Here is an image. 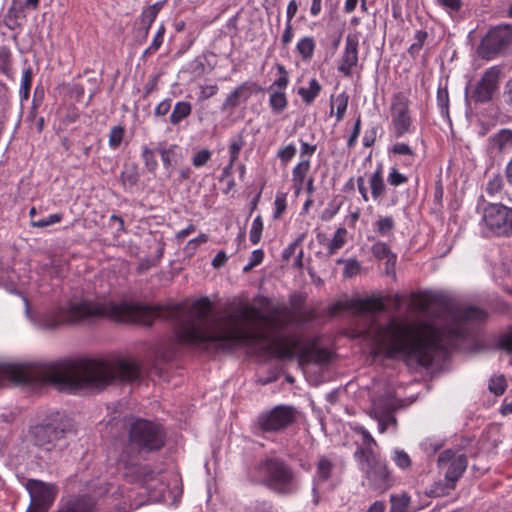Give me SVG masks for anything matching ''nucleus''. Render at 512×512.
Returning <instances> with one entry per match:
<instances>
[{
  "label": "nucleus",
  "instance_id": "21",
  "mask_svg": "<svg viewBox=\"0 0 512 512\" xmlns=\"http://www.w3.org/2000/svg\"><path fill=\"white\" fill-rule=\"evenodd\" d=\"M351 307L359 313H375L385 310L382 299L374 297L355 300Z\"/></svg>",
  "mask_w": 512,
  "mask_h": 512
},
{
  "label": "nucleus",
  "instance_id": "6",
  "mask_svg": "<svg viewBox=\"0 0 512 512\" xmlns=\"http://www.w3.org/2000/svg\"><path fill=\"white\" fill-rule=\"evenodd\" d=\"M360 470L375 488H386L390 483V471L385 464L370 448L359 447L354 453Z\"/></svg>",
  "mask_w": 512,
  "mask_h": 512
},
{
  "label": "nucleus",
  "instance_id": "46",
  "mask_svg": "<svg viewBox=\"0 0 512 512\" xmlns=\"http://www.w3.org/2000/svg\"><path fill=\"white\" fill-rule=\"evenodd\" d=\"M212 157L209 149H201L192 157V165L196 168L205 166Z\"/></svg>",
  "mask_w": 512,
  "mask_h": 512
},
{
  "label": "nucleus",
  "instance_id": "29",
  "mask_svg": "<svg viewBox=\"0 0 512 512\" xmlns=\"http://www.w3.org/2000/svg\"><path fill=\"white\" fill-rule=\"evenodd\" d=\"M331 101H332V104H331V109H330V115L334 114V107H336V112H335L336 121L340 122L343 120V118L345 116V113H346V110L348 107L349 96L346 92H342V93L338 94L335 98H332Z\"/></svg>",
  "mask_w": 512,
  "mask_h": 512
},
{
  "label": "nucleus",
  "instance_id": "56",
  "mask_svg": "<svg viewBox=\"0 0 512 512\" xmlns=\"http://www.w3.org/2000/svg\"><path fill=\"white\" fill-rule=\"evenodd\" d=\"M305 234H300L288 247H286L282 252V257L284 260H289L290 257L295 253L296 248L304 241Z\"/></svg>",
  "mask_w": 512,
  "mask_h": 512
},
{
  "label": "nucleus",
  "instance_id": "64",
  "mask_svg": "<svg viewBox=\"0 0 512 512\" xmlns=\"http://www.w3.org/2000/svg\"><path fill=\"white\" fill-rule=\"evenodd\" d=\"M316 151V145H311L307 142L301 141L300 157L302 159H309Z\"/></svg>",
  "mask_w": 512,
  "mask_h": 512
},
{
  "label": "nucleus",
  "instance_id": "38",
  "mask_svg": "<svg viewBox=\"0 0 512 512\" xmlns=\"http://www.w3.org/2000/svg\"><path fill=\"white\" fill-rule=\"evenodd\" d=\"M142 159L144 161V165L146 169L153 173L156 171L158 167V161L156 159L155 153L152 149L148 148L147 146L142 147Z\"/></svg>",
  "mask_w": 512,
  "mask_h": 512
},
{
  "label": "nucleus",
  "instance_id": "35",
  "mask_svg": "<svg viewBox=\"0 0 512 512\" xmlns=\"http://www.w3.org/2000/svg\"><path fill=\"white\" fill-rule=\"evenodd\" d=\"M347 230L344 227H339L328 246V253L333 255L346 243Z\"/></svg>",
  "mask_w": 512,
  "mask_h": 512
},
{
  "label": "nucleus",
  "instance_id": "10",
  "mask_svg": "<svg viewBox=\"0 0 512 512\" xmlns=\"http://www.w3.org/2000/svg\"><path fill=\"white\" fill-rule=\"evenodd\" d=\"M483 221L486 226L498 235L512 233V209L501 204H490L485 207Z\"/></svg>",
  "mask_w": 512,
  "mask_h": 512
},
{
  "label": "nucleus",
  "instance_id": "63",
  "mask_svg": "<svg viewBox=\"0 0 512 512\" xmlns=\"http://www.w3.org/2000/svg\"><path fill=\"white\" fill-rule=\"evenodd\" d=\"M293 26L292 23H289V21H286L285 23V29L281 37V43L284 47H286L293 38Z\"/></svg>",
  "mask_w": 512,
  "mask_h": 512
},
{
  "label": "nucleus",
  "instance_id": "37",
  "mask_svg": "<svg viewBox=\"0 0 512 512\" xmlns=\"http://www.w3.org/2000/svg\"><path fill=\"white\" fill-rule=\"evenodd\" d=\"M244 146V139L241 135L233 138L229 144L230 167H233L238 160L239 153Z\"/></svg>",
  "mask_w": 512,
  "mask_h": 512
},
{
  "label": "nucleus",
  "instance_id": "41",
  "mask_svg": "<svg viewBox=\"0 0 512 512\" xmlns=\"http://www.w3.org/2000/svg\"><path fill=\"white\" fill-rule=\"evenodd\" d=\"M124 133V128L119 125L110 129L108 143L112 149H116L120 146L124 137Z\"/></svg>",
  "mask_w": 512,
  "mask_h": 512
},
{
  "label": "nucleus",
  "instance_id": "33",
  "mask_svg": "<svg viewBox=\"0 0 512 512\" xmlns=\"http://www.w3.org/2000/svg\"><path fill=\"white\" fill-rule=\"evenodd\" d=\"M122 184L125 188L134 187L139 181V172L137 165L126 166L120 175Z\"/></svg>",
  "mask_w": 512,
  "mask_h": 512
},
{
  "label": "nucleus",
  "instance_id": "42",
  "mask_svg": "<svg viewBox=\"0 0 512 512\" xmlns=\"http://www.w3.org/2000/svg\"><path fill=\"white\" fill-rule=\"evenodd\" d=\"M437 105L442 115L449 111V93L446 87H439L437 90Z\"/></svg>",
  "mask_w": 512,
  "mask_h": 512
},
{
  "label": "nucleus",
  "instance_id": "54",
  "mask_svg": "<svg viewBox=\"0 0 512 512\" xmlns=\"http://www.w3.org/2000/svg\"><path fill=\"white\" fill-rule=\"evenodd\" d=\"M264 258V252L261 249L254 250L249 258L248 263L244 266L243 270L245 272L251 270L255 266L259 265Z\"/></svg>",
  "mask_w": 512,
  "mask_h": 512
},
{
  "label": "nucleus",
  "instance_id": "39",
  "mask_svg": "<svg viewBox=\"0 0 512 512\" xmlns=\"http://www.w3.org/2000/svg\"><path fill=\"white\" fill-rule=\"evenodd\" d=\"M263 232V221L262 217L258 215L252 222L250 229V241L252 244L256 245L260 242L261 236Z\"/></svg>",
  "mask_w": 512,
  "mask_h": 512
},
{
  "label": "nucleus",
  "instance_id": "31",
  "mask_svg": "<svg viewBox=\"0 0 512 512\" xmlns=\"http://www.w3.org/2000/svg\"><path fill=\"white\" fill-rule=\"evenodd\" d=\"M192 111V106L189 102L179 101L175 104L173 111L170 115V123L172 125L179 124L182 120L187 118Z\"/></svg>",
  "mask_w": 512,
  "mask_h": 512
},
{
  "label": "nucleus",
  "instance_id": "47",
  "mask_svg": "<svg viewBox=\"0 0 512 512\" xmlns=\"http://www.w3.org/2000/svg\"><path fill=\"white\" fill-rule=\"evenodd\" d=\"M164 33H165V27L163 25H161L158 28L157 33L155 34L150 46L144 51V55L152 54L160 48V46L163 42Z\"/></svg>",
  "mask_w": 512,
  "mask_h": 512
},
{
  "label": "nucleus",
  "instance_id": "12",
  "mask_svg": "<svg viewBox=\"0 0 512 512\" xmlns=\"http://www.w3.org/2000/svg\"><path fill=\"white\" fill-rule=\"evenodd\" d=\"M501 70L497 66L488 68L477 82L471 99L478 103L488 102L497 91Z\"/></svg>",
  "mask_w": 512,
  "mask_h": 512
},
{
  "label": "nucleus",
  "instance_id": "49",
  "mask_svg": "<svg viewBox=\"0 0 512 512\" xmlns=\"http://www.w3.org/2000/svg\"><path fill=\"white\" fill-rule=\"evenodd\" d=\"M62 218H63V216L60 213L51 214L45 219L32 220L31 226L38 227V228H45L47 226L59 223L62 220Z\"/></svg>",
  "mask_w": 512,
  "mask_h": 512
},
{
  "label": "nucleus",
  "instance_id": "43",
  "mask_svg": "<svg viewBox=\"0 0 512 512\" xmlns=\"http://www.w3.org/2000/svg\"><path fill=\"white\" fill-rule=\"evenodd\" d=\"M32 85V69L30 67L26 68L23 71L22 77H21V86H20V93L23 96V98L27 99L30 93Z\"/></svg>",
  "mask_w": 512,
  "mask_h": 512
},
{
  "label": "nucleus",
  "instance_id": "45",
  "mask_svg": "<svg viewBox=\"0 0 512 512\" xmlns=\"http://www.w3.org/2000/svg\"><path fill=\"white\" fill-rule=\"evenodd\" d=\"M278 71L280 73V77L277 80H275L273 84L269 86L268 89L280 90L285 92V89L289 83L288 73L282 65L278 66Z\"/></svg>",
  "mask_w": 512,
  "mask_h": 512
},
{
  "label": "nucleus",
  "instance_id": "26",
  "mask_svg": "<svg viewBox=\"0 0 512 512\" xmlns=\"http://www.w3.org/2000/svg\"><path fill=\"white\" fill-rule=\"evenodd\" d=\"M369 184L373 199L377 200L384 195L386 187L383 180L381 165H379L378 168L370 176Z\"/></svg>",
  "mask_w": 512,
  "mask_h": 512
},
{
  "label": "nucleus",
  "instance_id": "5",
  "mask_svg": "<svg viewBox=\"0 0 512 512\" xmlns=\"http://www.w3.org/2000/svg\"><path fill=\"white\" fill-rule=\"evenodd\" d=\"M130 444L139 451H156L164 445V433L161 427L151 421L137 419L129 429Z\"/></svg>",
  "mask_w": 512,
  "mask_h": 512
},
{
  "label": "nucleus",
  "instance_id": "62",
  "mask_svg": "<svg viewBox=\"0 0 512 512\" xmlns=\"http://www.w3.org/2000/svg\"><path fill=\"white\" fill-rule=\"evenodd\" d=\"M218 92V86L217 85H205L201 87L200 96L199 98L201 100H206L214 95H216Z\"/></svg>",
  "mask_w": 512,
  "mask_h": 512
},
{
  "label": "nucleus",
  "instance_id": "58",
  "mask_svg": "<svg viewBox=\"0 0 512 512\" xmlns=\"http://www.w3.org/2000/svg\"><path fill=\"white\" fill-rule=\"evenodd\" d=\"M207 241H208L207 235L200 234L198 237L189 240L185 249H186V251L193 253L196 251V249L198 248V246L200 244L206 243Z\"/></svg>",
  "mask_w": 512,
  "mask_h": 512
},
{
  "label": "nucleus",
  "instance_id": "32",
  "mask_svg": "<svg viewBox=\"0 0 512 512\" xmlns=\"http://www.w3.org/2000/svg\"><path fill=\"white\" fill-rule=\"evenodd\" d=\"M456 484L444 478L443 481L435 482L430 489L426 491L429 497H442L448 495L455 488Z\"/></svg>",
  "mask_w": 512,
  "mask_h": 512
},
{
  "label": "nucleus",
  "instance_id": "61",
  "mask_svg": "<svg viewBox=\"0 0 512 512\" xmlns=\"http://www.w3.org/2000/svg\"><path fill=\"white\" fill-rule=\"evenodd\" d=\"M339 209V204L330 203L322 212L321 219L324 221L331 220L338 213Z\"/></svg>",
  "mask_w": 512,
  "mask_h": 512
},
{
  "label": "nucleus",
  "instance_id": "3",
  "mask_svg": "<svg viewBox=\"0 0 512 512\" xmlns=\"http://www.w3.org/2000/svg\"><path fill=\"white\" fill-rule=\"evenodd\" d=\"M67 430V422L57 413L31 426L28 431V440L42 451H56L65 446Z\"/></svg>",
  "mask_w": 512,
  "mask_h": 512
},
{
  "label": "nucleus",
  "instance_id": "57",
  "mask_svg": "<svg viewBox=\"0 0 512 512\" xmlns=\"http://www.w3.org/2000/svg\"><path fill=\"white\" fill-rule=\"evenodd\" d=\"M249 512H275L273 509V505L269 502L265 501H256L252 503L249 507Z\"/></svg>",
  "mask_w": 512,
  "mask_h": 512
},
{
  "label": "nucleus",
  "instance_id": "1",
  "mask_svg": "<svg viewBox=\"0 0 512 512\" xmlns=\"http://www.w3.org/2000/svg\"><path fill=\"white\" fill-rule=\"evenodd\" d=\"M290 301L292 308L277 305L267 313L252 305L239 304L218 323H213L210 320L212 304L208 297L195 300L188 309L182 303L151 307L97 300V319L109 318L149 326L156 318H164L175 322V333L182 343L212 342L223 350L246 345L279 359H291L299 353L300 362L327 361L328 353L325 350L301 347L300 339L295 335L271 336L259 329V323H265L271 330L280 333L289 325L302 326L312 319V312L302 307V296L292 295Z\"/></svg>",
  "mask_w": 512,
  "mask_h": 512
},
{
  "label": "nucleus",
  "instance_id": "28",
  "mask_svg": "<svg viewBox=\"0 0 512 512\" xmlns=\"http://www.w3.org/2000/svg\"><path fill=\"white\" fill-rule=\"evenodd\" d=\"M315 48L316 42L311 36L301 38L296 45V50L303 61H309L312 59Z\"/></svg>",
  "mask_w": 512,
  "mask_h": 512
},
{
  "label": "nucleus",
  "instance_id": "53",
  "mask_svg": "<svg viewBox=\"0 0 512 512\" xmlns=\"http://www.w3.org/2000/svg\"><path fill=\"white\" fill-rule=\"evenodd\" d=\"M296 152V146L294 144H289L284 148L280 149L277 153V156L279 157L282 163L286 164L296 155Z\"/></svg>",
  "mask_w": 512,
  "mask_h": 512
},
{
  "label": "nucleus",
  "instance_id": "4",
  "mask_svg": "<svg viewBox=\"0 0 512 512\" xmlns=\"http://www.w3.org/2000/svg\"><path fill=\"white\" fill-rule=\"evenodd\" d=\"M257 471L263 484L277 494L290 495L298 489L294 471L279 458L266 459L258 465Z\"/></svg>",
  "mask_w": 512,
  "mask_h": 512
},
{
  "label": "nucleus",
  "instance_id": "18",
  "mask_svg": "<svg viewBox=\"0 0 512 512\" xmlns=\"http://www.w3.org/2000/svg\"><path fill=\"white\" fill-rule=\"evenodd\" d=\"M158 150L163 166L167 170L178 166L183 160L182 149L176 144H172L169 147L160 146Z\"/></svg>",
  "mask_w": 512,
  "mask_h": 512
},
{
  "label": "nucleus",
  "instance_id": "15",
  "mask_svg": "<svg viewBox=\"0 0 512 512\" xmlns=\"http://www.w3.org/2000/svg\"><path fill=\"white\" fill-rule=\"evenodd\" d=\"M359 36L348 34L345 38V46L338 63V71L349 77L358 65Z\"/></svg>",
  "mask_w": 512,
  "mask_h": 512
},
{
  "label": "nucleus",
  "instance_id": "40",
  "mask_svg": "<svg viewBox=\"0 0 512 512\" xmlns=\"http://www.w3.org/2000/svg\"><path fill=\"white\" fill-rule=\"evenodd\" d=\"M389 152L395 155L407 156L408 158H410V162H408V164H411L415 158V152L413 151V149L408 144L402 142L395 143L389 149Z\"/></svg>",
  "mask_w": 512,
  "mask_h": 512
},
{
  "label": "nucleus",
  "instance_id": "9",
  "mask_svg": "<svg viewBox=\"0 0 512 512\" xmlns=\"http://www.w3.org/2000/svg\"><path fill=\"white\" fill-rule=\"evenodd\" d=\"M296 419V411L291 406L278 405L261 413L257 425L264 432H280L290 426Z\"/></svg>",
  "mask_w": 512,
  "mask_h": 512
},
{
  "label": "nucleus",
  "instance_id": "34",
  "mask_svg": "<svg viewBox=\"0 0 512 512\" xmlns=\"http://www.w3.org/2000/svg\"><path fill=\"white\" fill-rule=\"evenodd\" d=\"M410 496L406 493L400 495H391V508L390 512H410Z\"/></svg>",
  "mask_w": 512,
  "mask_h": 512
},
{
  "label": "nucleus",
  "instance_id": "16",
  "mask_svg": "<svg viewBox=\"0 0 512 512\" xmlns=\"http://www.w3.org/2000/svg\"><path fill=\"white\" fill-rule=\"evenodd\" d=\"M256 88L257 85L255 83L243 82L228 94L221 106V110H231L239 106L241 103L246 102Z\"/></svg>",
  "mask_w": 512,
  "mask_h": 512
},
{
  "label": "nucleus",
  "instance_id": "36",
  "mask_svg": "<svg viewBox=\"0 0 512 512\" xmlns=\"http://www.w3.org/2000/svg\"><path fill=\"white\" fill-rule=\"evenodd\" d=\"M392 460L402 470H407L411 467L412 461L410 456L402 449L396 448L391 455Z\"/></svg>",
  "mask_w": 512,
  "mask_h": 512
},
{
  "label": "nucleus",
  "instance_id": "11",
  "mask_svg": "<svg viewBox=\"0 0 512 512\" xmlns=\"http://www.w3.org/2000/svg\"><path fill=\"white\" fill-rule=\"evenodd\" d=\"M467 464L465 454L450 449L441 452L438 456V466L443 472L444 478L455 484L465 472Z\"/></svg>",
  "mask_w": 512,
  "mask_h": 512
},
{
  "label": "nucleus",
  "instance_id": "23",
  "mask_svg": "<svg viewBox=\"0 0 512 512\" xmlns=\"http://www.w3.org/2000/svg\"><path fill=\"white\" fill-rule=\"evenodd\" d=\"M162 7L163 2H157L143 9L140 15V25L144 31L145 36L148 34L150 27L152 26Z\"/></svg>",
  "mask_w": 512,
  "mask_h": 512
},
{
  "label": "nucleus",
  "instance_id": "59",
  "mask_svg": "<svg viewBox=\"0 0 512 512\" xmlns=\"http://www.w3.org/2000/svg\"><path fill=\"white\" fill-rule=\"evenodd\" d=\"M353 430L360 434L363 438V443L366 445V446H370L372 444L376 445V441L375 439L372 437V435L370 434V432L363 426H360V425H357L353 428Z\"/></svg>",
  "mask_w": 512,
  "mask_h": 512
},
{
  "label": "nucleus",
  "instance_id": "50",
  "mask_svg": "<svg viewBox=\"0 0 512 512\" xmlns=\"http://www.w3.org/2000/svg\"><path fill=\"white\" fill-rule=\"evenodd\" d=\"M376 227L378 233H380L381 235H385L394 228V220L390 216L379 217V219L376 222Z\"/></svg>",
  "mask_w": 512,
  "mask_h": 512
},
{
  "label": "nucleus",
  "instance_id": "25",
  "mask_svg": "<svg viewBox=\"0 0 512 512\" xmlns=\"http://www.w3.org/2000/svg\"><path fill=\"white\" fill-rule=\"evenodd\" d=\"M334 469V463L326 456H321L316 465L314 476L315 483H321L329 480Z\"/></svg>",
  "mask_w": 512,
  "mask_h": 512
},
{
  "label": "nucleus",
  "instance_id": "30",
  "mask_svg": "<svg viewBox=\"0 0 512 512\" xmlns=\"http://www.w3.org/2000/svg\"><path fill=\"white\" fill-rule=\"evenodd\" d=\"M320 91H321L320 83L317 81V79L312 78L309 81L308 87H300L298 89V94L300 95L302 100L306 104L309 105V104L313 103V101L316 99V97H318V95L320 94Z\"/></svg>",
  "mask_w": 512,
  "mask_h": 512
},
{
  "label": "nucleus",
  "instance_id": "20",
  "mask_svg": "<svg viewBox=\"0 0 512 512\" xmlns=\"http://www.w3.org/2000/svg\"><path fill=\"white\" fill-rule=\"evenodd\" d=\"M310 170V159H302L292 170V182L296 195H299L304 187L305 178Z\"/></svg>",
  "mask_w": 512,
  "mask_h": 512
},
{
  "label": "nucleus",
  "instance_id": "48",
  "mask_svg": "<svg viewBox=\"0 0 512 512\" xmlns=\"http://www.w3.org/2000/svg\"><path fill=\"white\" fill-rule=\"evenodd\" d=\"M503 188V178L500 175H494L487 183L486 191L490 196L498 194Z\"/></svg>",
  "mask_w": 512,
  "mask_h": 512
},
{
  "label": "nucleus",
  "instance_id": "2",
  "mask_svg": "<svg viewBox=\"0 0 512 512\" xmlns=\"http://www.w3.org/2000/svg\"><path fill=\"white\" fill-rule=\"evenodd\" d=\"M486 313L474 306L456 308L441 327L427 322H407L396 318L370 331L372 353L388 358L404 356L423 367H429L437 358L444 357L455 341L463 338L466 321L482 320Z\"/></svg>",
  "mask_w": 512,
  "mask_h": 512
},
{
  "label": "nucleus",
  "instance_id": "13",
  "mask_svg": "<svg viewBox=\"0 0 512 512\" xmlns=\"http://www.w3.org/2000/svg\"><path fill=\"white\" fill-rule=\"evenodd\" d=\"M512 35L507 26H498L491 29L482 40L480 50L483 56L491 58L511 41Z\"/></svg>",
  "mask_w": 512,
  "mask_h": 512
},
{
  "label": "nucleus",
  "instance_id": "51",
  "mask_svg": "<svg viewBox=\"0 0 512 512\" xmlns=\"http://www.w3.org/2000/svg\"><path fill=\"white\" fill-rule=\"evenodd\" d=\"M340 262L345 263L343 274L346 277L357 275L361 269L360 263L356 259H349L347 261L338 260V263Z\"/></svg>",
  "mask_w": 512,
  "mask_h": 512
},
{
  "label": "nucleus",
  "instance_id": "8",
  "mask_svg": "<svg viewBox=\"0 0 512 512\" xmlns=\"http://www.w3.org/2000/svg\"><path fill=\"white\" fill-rule=\"evenodd\" d=\"M390 116L392 132L396 138H401L411 131L410 100L404 93L399 92L392 96Z\"/></svg>",
  "mask_w": 512,
  "mask_h": 512
},
{
  "label": "nucleus",
  "instance_id": "52",
  "mask_svg": "<svg viewBox=\"0 0 512 512\" xmlns=\"http://www.w3.org/2000/svg\"><path fill=\"white\" fill-rule=\"evenodd\" d=\"M387 181L392 186H399L406 183L408 181V178L405 175L401 174L397 168L392 167L387 177Z\"/></svg>",
  "mask_w": 512,
  "mask_h": 512
},
{
  "label": "nucleus",
  "instance_id": "55",
  "mask_svg": "<svg viewBox=\"0 0 512 512\" xmlns=\"http://www.w3.org/2000/svg\"><path fill=\"white\" fill-rule=\"evenodd\" d=\"M489 389L492 393H494L497 396L502 395L506 389L505 379L502 376L491 379Z\"/></svg>",
  "mask_w": 512,
  "mask_h": 512
},
{
  "label": "nucleus",
  "instance_id": "27",
  "mask_svg": "<svg viewBox=\"0 0 512 512\" xmlns=\"http://www.w3.org/2000/svg\"><path fill=\"white\" fill-rule=\"evenodd\" d=\"M269 92V106L273 113H282L288 105L286 93L280 90L268 89Z\"/></svg>",
  "mask_w": 512,
  "mask_h": 512
},
{
  "label": "nucleus",
  "instance_id": "22",
  "mask_svg": "<svg viewBox=\"0 0 512 512\" xmlns=\"http://www.w3.org/2000/svg\"><path fill=\"white\" fill-rule=\"evenodd\" d=\"M369 415L378 422L379 433L383 434L388 429L397 430V419L391 413L379 412L376 407H373Z\"/></svg>",
  "mask_w": 512,
  "mask_h": 512
},
{
  "label": "nucleus",
  "instance_id": "17",
  "mask_svg": "<svg viewBox=\"0 0 512 512\" xmlns=\"http://www.w3.org/2000/svg\"><path fill=\"white\" fill-rule=\"evenodd\" d=\"M93 500L85 495L71 497L57 512H92Z\"/></svg>",
  "mask_w": 512,
  "mask_h": 512
},
{
  "label": "nucleus",
  "instance_id": "60",
  "mask_svg": "<svg viewBox=\"0 0 512 512\" xmlns=\"http://www.w3.org/2000/svg\"><path fill=\"white\" fill-rule=\"evenodd\" d=\"M360 130H361V117L360 115L357 117L355 123H354V127H353V130H352V133L350 135V137L348 138V141H347V146L349 148H352L356 142H357V139L359 137V134H360Z\"/></svg>",
  "mask_w": 512,
  "mask_h": 512
},
{
  "label": "nucleus",
  "instance_id": "24",
  "mask_svg": "<svg viewBox=\"0 0 512 512\" xmlns=\"http://www.w3.org/2000/svg\"><path fill=\"white\" fill-rule=\"evenodd\" d=\"M372 254L377 259H385L386 260V268H394L396 264V255L392 253L390 247L385 242H376L372 246Z\"/></svg>",
  "mask_w": 512,
  "mask_h": 512
},
{
  "label": "nucleus",
  "instance_id": "14",
  "mask_svg": "<svg viewBox=\"0 0 512 512\" xmlns=\"http://www.w3.org/2000/svg\"><path fill=\"white\" fill-rule=\"evenodd\" d=\"M119 465H122L125 469L124 476L131 482L139 483L142 487H145L148 491H151L150 482L154 480L155 474L146 466H141L131 462L123 452L119 458Z\"/></svg>",
  "mask_w": 512,
  "mask_h": 512
},
{
  "label": "nucleus",
  "instance_id": "19",
  "mask_svg": "<svg viewBox=\"0 0 512 512\" xmlns=\"http://www.w3.org/2000/svg\"><path fill=\"white\" fill-rule=\"evenodd\" d=\"M489 147L498 152L512 150V130L501 129L488 139Z\"/></svg>",
  "mask_w": 512,
  "mask_h": 512
},
{
  "label": "nucleus",
  "instance_id": "7",
  "mask_svg": "<svg viewBox=\"0 0 512 512\" xmlns=\"http://www.w3.org/2000/svg\"><path fill=\"white\" fill-rule=\"evenodd\" d=\"M25 488L30 496V504L26 512H47L58 494L55 484L37 479H28Z\"/></svg>",
  "mask_w": 512,
  "mask_h": 512
},
{
  "label": "nucleus",
  "instance_id": "44",
  "mask_svg": "<svg viewBox=\"0 0 512 512\" xmlns=\"http://www.w3.org/2000/svg\"><path fill=\"white\" fill-rule=\"evenodd\" d=\"M286 199H287L286 193L278 192L276 194L275 201H274L275 209H274V213H273L274 219H279L282 216V214L285 212L286 207H287Z\"/></svg>",
  "mask_w": 512,
  "mask_h": 512
}]
</instances>
